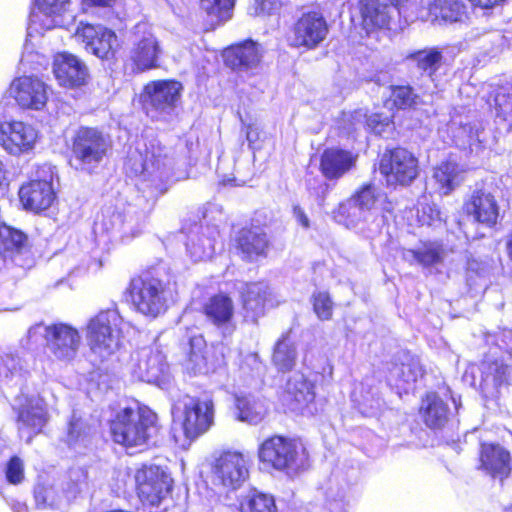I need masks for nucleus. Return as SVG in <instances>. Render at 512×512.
Returning <instances> with one entry per match:
<instances>
[{
    "label": "nucleus",
    "mask_w": 512,
    "mask_h": 512,
    "mask_svg": "<svg viewBox=\"0 0 512 512\" xmlns=\"http://www.w3.org/2000/svg\"><path fill=\"white\" fill-rule=\"evenodd\" d=\"M156 422V414L148 407L135 404L120 410L111 423V433L116 443L126 447L146 444Z\"/></svg>",
    "instance_id": "obj_1"
},
{
    "label": "nucleus",
    "mask_w": 512,
    "mask_h": 512,
    "mask_svg": "<svg viewBox=\"0 0 512 512\" xmlns=\"http://www.w3.org/2000/svg\"><path fill=\"white\" fill-rule=\"evenodd\" d=\"M122 322L116 310L101 311L90 319L87 325V341L91 352L101 361L119 349Z\"/></svg>",
    "instance_id": "obj_2"
},
{
    "label": "nucleus",
    "mask_w": 512,
    "mask_h": 512,
    "mask_svg": "<svg viewBox=\"0 0 512 512\" xmlns=\"http://www.w3.org/2000/svg\"><path fill=\"white\" fill-rule=\"evenodd\" d=\"M108 135L96 128L81 127L73 138L72 154L76 168L91 172L97 168L111 149Z\"/></svg>",
    "instance_id": "obj_3"
},
{
    "label": "nucleus",
    "mask_w": 512,
    "mask_h": 512,
    "mask_svg": "<svg viewBox=\"0 0 512 512\" xmlns=\"http://www.w3.org/2000/svg\"><path fill=\"white\" fill-rule=\"evenodd\" d=\"M258 455L262 463L279 471H298L307 465L305 449L281 436L266 439L260 445Z\"/></svg>",
    "instance_id": "obj_4"
},
{
    "label": "nucleus",
    "mask_w": 512,
    "mask_h": 512,
    "mask_svg": "<svg viewBox=\"0 0 512 512\" xmlns=\"http://www.w3.org/2000/svg\"><path fill=\"white\" fill-rule=\"evenodd\" d=\"M182 85L177 81L159 80L148 83L141 94L143 109L156 121H169L180 100Z\"/></svg>",
    "instance_id": "obj_5"
},
{
    "label": "nucleus",
    "mask_w": 512,
    "mask_h": 512,
    "mask_svg": "<svg viewBox=\"0 0 512 512\" xmlns=\"http://www.w3.org/2000/svg\"><path fill=\"white\" fill-rule=\"evenodd\" d=\"M174 419L183 417L187 438L194 439L207 432L214 423V404L210 399L199 400L189 395L180 396L172 406Z\"/></svg>",
    "instance_id": "obj_6"
},
{
    "label": "nucleus",
    "mask_w": 512,
    "mask_h": 512,
    "mask_svg": "<svg viewBox=\"0 0 512 512\" xmlns=\"http://www.w3.org/2000/svg\"><path fill=\"white\" fill-rule=\"evenodd\" d=\"M141 157L140 172L144 180L150 181L156 189L163 192L165 184L173 175L174 161L171 151L163 146L157 139H152L139 151Z\"/></svg>",
    "instance_id": "obj_7"
},
{
    "label": "nucleus",
    "mask_w": 512,
    "mask_h": 512,
    "mask_svg": "<svg viewBox=\"0 0 512 512\" xmlns=\"http://www.w3.org/2000/svg\"><path fill=\"white\" fill-rule=\"evenodd\" d=\"M385 195L374 184L368 183L357 189L348 199L338 206V216L348 227H357L367 222L374 214Z\"/></svg>",
    "instance_id": "obj_8"
},
{
    "label": "nucleus",
    "mask_w": 512,
    "mask_h": 512,
    "mask_svg": "<svg viewBox=\"0 0 512 512\" xmlns=\"http://www.w3.org/2000/svg\"><path fill=\"white\" fill-rule=\"evenodd\" d=\"M168 291L158 278L145 275L130 283V295L136 309L148 316L157 317L167 308Z\"/></svg>",
    "instance_id": "obj_9"
},
{
    "label": "nucleus",
    "mask_w": 512,
    "mask_h": 512,
    "mask_svg": "<svg viewBox=\"0 0 512 512\" xmlns=\"http://www.w3.org/2000/svg\"><path fill=\"white\" fill-rule=\"evenodd\" d=\"M44 331L46 346L49 352L58 360H73L81 345V335L78 330L68 324L58 323L43 327L35 325L28 330V336L32 337Z\"/></svg>",
    "instance_id": "obj_10"
},
{
    "label": "nucleus",
    "mask_w": 512,
    "mask_h": 512,
    "mask_svg": "<svg viewBox=\"0 0 512 512\" xmlns=\"http://www.w3.org/2000/svg\"><path fill=\"white\" fill-rule=\"evenodd\" d=\"M36 174V179L21 186L19 197L25 209L40 212L48 209L56 198L52 186L54 171L51 166L44 165Z\"/></svg>",
    "instance_id": "obj_11"
},
{
    "label": "nucleus",
    "mask_w": 512,
    "mask_h": 512,
    "mask_svg": "<svg viewBox=\"0 0 512 512\" xmlns=\"http://www.w3.org/2000/svg\"><path fill=\"white\" fill-rule=\"evenodd\" d=\"M380 172L389 186L409 185L418 176V160L406 149L396 148L383 154Z\"/></svg>",
    "instance_id": "obj_12"
},
{
    "label": "nucleus",
    "mask_w": 512,
    "mask_h": 512,
    "mask_svg": "<svg viewBox=\"0 0 512 512\" xmlns=\"http://www.w3.org/2000/svg\"><path fill=\"white\" fill-rule=\"evenodd\" d=\"M248 478V460L239 452L222 453L214 462L212 480L214 485L227 490H236Z\"/></svg>",
    "instance_id": "obj_13"
},
{
    "label": "nucleus",
    "mask_w": 512,
    "mask_h": 512,
    "mask_svg": "<svg viewBox=\"0 0 512 512\" xmlns=\"http://www.w3.org/2000/svg\"><path fill=\"white\" fill-rule=\"evenodd\" d=\"M133 37L129 60L133 63L134 70L142 72L156 67L161 49L151 27L147 23H138Z\"/></svg>",
    "instance_id": "obj_14"
},
{
    "label": "nucleus",
    "mask_w": 512,
    "mask_h": 512,
    "mask_svg": "<svg viewBox=\"0 0 512 512\" xmlns=\"http://www.w3.org/2000/svg\"><path fill=\"white\" fill-rule=\"evenodd\" d=\"M137 492L143 503L155 506L169 494L172 479L158 466H144L135 474Z\"/></svg>",
    "instance_id": "obj_15"
},
{
    "label": "nucleus",
    "mask_w": 512,
    "mask_h": 512,
    "mask_svg": "<svg viewBox=\"0 0 512 512\" xmlns=\"http://www.w3.org/2000/svg\"><path fill=\"white\" fill-rule=\"evenodd\" d=\"M50 87L36 76H21L10 85V96L22 109L40 111L48 102Z\"/></svg>",
    "instance_id": "obj_16"
},
{
    "label": "nucleus",
    "mask_w": 512,
    "mask_h": 512,
    "mask_svg": "<svg viewBox=\"0 0 512 512\" xmlns=\"http://www.w3.org/2000/svg\"><path fill=\"white\" fill-rule=\"evenodd\" d=\"M49 419L43 399L39 397L26 398L18 409L17 427L21 439L30 443L39 434Z\"/></svg>",
    "instance_id": "obj_17"
},
{
    "label": "nucleus",
    "mask_w": 512,
    "mask_h": 512,
    "mask_svg": "<svg viewBox=\"0 0 512 512\" xmlns=\"http://www.w3.org/2000/svg\"><path fill=\"white\" fill-rule=\"evenodd\" d=\"M327 33L328 26L321 13H304L294 25L291 45L313 49L326 38Z\"/></svg>",
    "instance_id": "obj_18"
},
{
    "label": "nucleus",
    "mask_w": 512,
    "mask_h": 512,
    "mask_svg": "<svg viewBox=\"0 0 512 512\" xmlns=\"http://www.w3.org/2000/svg\"><path fill=\"white\" fill-rule=\"evenodd\" d=\"M37 138V130L28 123L10 121L1 124L0 142L10 154L18 155L32 150Z\"/></svg>",
    "instance_id": "obj_19"
},
{
    "label": "nucleus",
    "mask_w": 512,
    "mask_h": 512,
    "mask_svg": "<svg viewBox=\"0 0 512 512\" xmlns=\"http://www.w3.org/2000/svg\"><path fill=\"white\" fill-rule=\"evenodd\" d=\"M167 370L166 357L158 348H141L132 357V372L141 381L156 383Z\"/></svg>",
    "instance_id": "obj_20"
},
{
    "label": "nucleus",
    "mask_w": 512,
    "mask_h": 512,
    "mask_svg": "<svg viewBox=\"0 0 512 512\" xmlns=\"http://www.w3.org/2000/svg\"><path fill=\"white\" fill-rule=\"evenodd\" d=\"M74 37L85 44V49L101 59L113 55L117 45L115 33L101 25L82 24L77 28Z\"/></svg>",
    "instance_id": "obj_21"
},
{
    "label": "nucleus",
    "mask_w": 512,
    "mask_h": 512,
    "mask_svg": "<svg viewBox=\"0 0 512 512\" xmlns=\"http://www.w3.org/2000/svg\"><path fill=\"white\" fill-rule=\"evenodd\" d=\"M479 462V470L500 481L507 478L512 471L511 455L499 444H482Z\"/></svg>",
    "instance_id": "obj_22"
},
{
    "label": "nucleus",
    "mask_w": 512,
    "mask_h": 512,
    "mask_svg": "<svg viewBox=\"0 0 512 512\" xmlns=\"http://www.w3.org/2000/svg\"><path fill=\"white\" fill-rule=\"evenodd\" d=\"M53 73L58 83L68 88L84 85L88 78L86 65L75 55L66 52L54 57Z\"/></svg>",
    "instance_id": "obj_23"
},
{
    "label": "nucleus",
    "mask_w": 512,
    "mask_h": 512,
    "mask_svg": "<svg viewBox=\"0 0 512 512\" xmlns=\"http://www.w3.org/2000/svg\"><path fill=\"white\" fill-rule=\"evenodd\" d=\"M480 389L485 398L497 399L502 389L509 385L510 370L502 360H485L481 363Z\"/></svg>",
    "instance_id": "obj_24"
},
{
    "label": "nucleus",
    "mask_w": 512,
    "mask_h": 512,
    "mask_svg": "<svg viewBox=\"0 0 512 512\" xmlns=\"http://www.w3.org/2000/svg\"><path fill=\"white\" fill-rule=\"evenodd\" d=\"M242 314L246 322L257 323L265 313V303L269 295V287L263 282L241 283L238 287Z\"/></svg>",
    "instance_id": "obj_25"
},
{
    "label": "nucleus",
    "mask_w": 512,
    "mask_h": 512,
    "mask_svg": "<svg viewBox=\"0 0 512 512\" xmlns=\"http://www.w3.org/2000/svg\"><path fill=\"white\" fill-rule=\"evenodd\" d=\"M465 209L475 221L488 227L496 224L499 216V206L495 197L491 193L481 190L472 195L470 201L466 203Z\"/></svg>",
    "instance_id": "obj_26"
},
{
    "label": "nucleus",
    "mask_w": 512,
    "mask_h": 512,
    "mask_svg": "<svg viewBox=\"0 0 512 512\" xmlns=\"http://www.w3.org/2000/svg\"><path fill=\"white\" fill-rule=\"evenodd\" d=\"M315 398L314 384L302 373H294L287 380L283 401L292 410H297L313 402Z\"/></svg>",
    "instance_id": "obj_27"
},
{
    "label": "nucleus",
    "mask_w": 512,
    "mask_h": 512,
    "mask_svg": "<svg viewBox=\"0 0 512 512\" xmlns=\"http://www.w3.org/2000/svg\"><path fill=\"white\" fill-rule=\"evenodd\" d=\"M203 311L207 319L218 328H223L229 334L234 330V304L227 295L217 294L209 298L203 306Z\"/></svg>",
    "instance_id": "obj_28"
},
{
    "label": "nucleus",
    "mask_w": 512,
    "mask_h": 512,
    "mask_svg": "<svg viewBox=\"0 0 512 512\" xmlns=\"http://www.w3.org/2000/svg\"><path fill=\"white\" fill-rule=\"evenodd\" d=\"M362 24L367 33L388 29L395 9L379 0H360Z\"/></svg>",
    "instance_id": "obj_29"
},
{
    "label": "nucleus",
    "mask_w": 512,
    "mask_h": 512,
    "mask_svg": "<svg viewBox=\"0 0 512 512\" xmlns=\"http://www.w3.org/2000/svg\"><path fill=\"white\" fill-rule=\"evenodd\" d=\"M261 57L260 47L253 41H247L232 47L224 54L225 63L239 71H249L257 68Z\"/></svg>",
    "instance_id": "obj_30"
},
{
    "label": "nucleus",
    "mask_w": 512,
    "mask_h": 512,
    "mask_svg": "<svg viewBox=\"0 0 512 512\" xmlns=\"http://www.w3.org/2000/svg\"><path fill=\"white\" fill-rule=\"evenodd\" d=\"M355 162L356 157L349 151L327 149L321 156L320 168L327 179H339L355 165Z\"/></svg>",
    "instance_id": "obj_31"
},
{
    "label": "nucleus",
    "mask_w": 512,
    "mask_h": 512,
    "mask_svg": "<svg viewBox=\"0 0 512 512\" xmlns=\"http://www.w3.org/2000/svg\"><path fill=\"white\" fill-rule=\"evenodd\" d=\"M237 248L242 258L248 261L264 256L268 248L266 234L259 227L242 229L237 238Z\"/></svg>",
    "instance_id": "obj_32"
},
{
    "label": "nucleus",
    "mask_w": 512,
    "mask_h": 512,
    "mask_svg": "<svg viewBox=\"0 0 512 512\" xmlns=\"http://www.w3.org/2000/svg\"><path fill=\"white\" fill-rule=\"evenodd\" d=\"M219 231L217 227L201 228V232L193 235L187 243V251L194 261L211 259L218 244Z\"/></svg>",
    "instance_id": "obj_33"
},
{
    "label": "nucleus",
    "mask_w": 512,
    "mask_h": 512,
    "mask_svg": "<svg viewBox=\"0 0 512 512\" xmlns=\"http://www.w3.org/2000/svg\"><path fill=\"white\" fill-rule=\"evenodd\" d=\"M448 406L436 393H428L422 399L420 415L424 423L432 429H439L448 420Z\"/></svg>",
    "instance_id": "obj_34"
},
{
    "label": "nucleus",
    "mask_w": 512,
    "mask_h": 512,
    "mask_svg": "<svg viewBox=\"0 0 512 512\" xmlns=\"http://www.w3.org/2000/svg\"><path fill=\"white\" fill-rule=\"evenodd\" d=\"M464 13L465 5L462 0H434L429 5V16L432 22H457Z\"/></svg>",
    "instance_id": "obj_35"
},
{
    "label": "nucleus",
    "mask_w": 512,
    "mask_h": 512,
    "mask_svg": "<svg viewBox=\"0 0 512 512\" xmlns=\"http://www.w3.org/2000/svg\"><path fill=\"white\" fill-rule=\"evenodd\" d=\"M463 171L459 165L452 161H444L440 163L434 170L433 178L438 184L441 194H449L462 181Z\"/></svg>",
    "instance_id": "obj_36"
},
{
    "label": "nucleus",
    "mask_w": 512,
    "mask_h": 512,
    "mask_svg": "<svg viewBox=\"0 0 512 512\" xmlns=\"http://www.w3.org/2000/svg\"><path fill=\"white\" fill-rule=\"evenodd\" d=\"M266 412L264 403L254 397L236 399V417L242 422L256 425L264 419Z\"/></svg>",
    "instance_id": "obj_37"
},
{
    "label": "nucleus",
    "mask_w": 512,
    "mask_h": 512,
    "mask_svg": "<svg viewBox=\"0 0 512 512\" xmlns=\"http://www.w3.org/2000/svg\"><path fill=\"white\" fill-rule=\"evenodd\" d=\"M24 371L18 356L8 353L0 360V383L4 386H22L25 380Z\"/></svg>",
    "instance_id": "obj_38"
},
{
    "label": "nucleus",
    "mask_w": 512,
    "mask_h": 512,
    "mask_svg": "<svg viewBox=\"0 0 512 512\" xmlns=\"http://www.w3.org/2000/svg\"><path fill=\"white\" fill-rule=\"evenodd\" d=\"M206 349V342L202 335H194L190 338L187 369L195 374L207 371Z\"/></svg>",
    "instance_id": "obj_39"
},
{
    "label": "nucleus",
    "mask_w": 512,
    "mask_h": 512,
    "mask_svg": "<svg viewBox=\"0 0 512 512\" xmlns=\"http://www.w3.org/2000/svg\"><path fill=\"white\" fill-rule=\"evenodd\" d=\"M297 353L294 345L283 335L276 343L273 353V363L281 371L291 370L296 363Z\"/></svg>",
    "instance_id": "obj_40"
},
{
    "label": "nucleus",
    "mask_w": 512,
    "mask_h": 512,
    "mask_svg": "<svg viewBox=\"0 0 512 512\" xmlns=\"http://www.w3.org/2000/svg\"><path fill=\"white\" fill-rule=\"evenodd\" d=\"M34 498L39 508H60L65 504L61 489L52 484H38L34 489Z\"/></svg>",
    "instance_id": "obj_41"
},
{
    "label": "nucleus",
    "mask_w": 512,
    "mask_h": 512,
    "mask_svg": "<svg viewBox=\"0 0 512 512\" xmlns=\"http://www.w3.org/2000/svg\"><path fill=\"white\" fill-rule=\"evenodd\" d=\"M442 58V53L436 48L419 50L410 55L417 68L429 77L439 69Z\"/></svg>",
    "instance_id": "obj_42"
},
{
    "label": "nucleus",
    "mask_w": 512,
    "mask_h": 512,
    "mask_svg": "<svg viewBox=\"0 0 512 512\" xmlns=\"http://www.w3.org/2000/svg\"><path fill=\"white\" fill-rule=\"evenodd\" d=\"M91 434V427L77 413H73L67 426L66 442L70 446L85 443Z\"/></svg>",
    "instance_id": "obj_43"
},
{
    "label": "nucleus",
    "mask_w": 512,
    "mask_h": 512,
    "mask_svg": "<svg viewBox=\"0 0 512 512\" xmlns=\"http://www.w3.org/2000/svg\"><path fill=\"white\" fill-rule=\"evenodd\" d=\"M423 374L422 367L417 359L411 358L407 362L396 364L390 370V376L403 383L415 382Z\"/></svg>",
    "instance_id": "obj_44"
},
{
    "label": "nucleus",
    "mask_w": 512,
    "mask_h": 512,
    "mask_svg": "<svg viewBox=\"0 0 512 512\" xmlns=\"http://www.w3.org/2000/svg\"><path fill=\"white\" fill-rule=\"evenodd\" d=\"M241 512H277L272 496L253 492L241 503Z\"/></svg>",
    "instance_id": "obj_45"
},
{
    "label": "nucleus",
    "mask_w": 512,
    "mask_h": 512,
    "mask_svg": "<svg viewBox=\"0 0 512 512\" xmlns=\"http://www.w3.org/2000/svg\"><path fill=\"white\" fill-rule=\"evenodd\" d=\"M407 259L416 261L418 264L429 267L442 261V250L439 247L429 246L417 250H408L405 253Z\"/></svg>",
    "instance_id": "obj_46"
},
{
    "label": "nucleus",
    "mask_w": 512,
    "mask_h": 512,
    "mask_svg": "<svg viewBox=\"0 0 512 512\" xmlns=\"http://www.w3.org/2000/svg\"><path fill=\"white\" fill-rule=\"evenodd\" d=\"M489 272L488 264L477 259H469L466 267V282L470 288L485 285Z\"/></svg>",
    "instance_id": "obj_47"
},
{
    "label": "nucleus",
    "mask_w": 512,
    "mask_h": 512,
    "mask_svg": "<svg viewBox=\"0 0 512 512\" xmlns=\"http://www.w3.org/2000/svg\"><path fill=\"white\" fill-rule=\"evenodd\" d=\"M391 100L399 109L412 108L421 103L420 96L414 93L410 86H395L392 88Z\"/></svg>",
    "instance_id": "obj_48"
},
{
    "label": "nucleus",
    "mask_w": 512,
    "mask_h": 512,
    "mask_svg": "<svg viewBox=\"0 0 512 512\" xmlns=\"http://www.w3.org/2000/svg\"><path fill=\"white\" fill-rule=\"evenodd\" d=\"M26 236L9 226L0 227V251H18L24 244Z\"/></svg>",
    "instance_id": "obj_49"
},
{
    "label": "nucleus",
    "mask_w": 512,
    "mask_h": 512,
    "mask_svg": "<svg viewBox=\"0 0 512 512\" xmlns=\"http://www.w3.org/2000/svg\"><path fill=\"white\" fill-rule=\"evenodd\" d=\"M494 108L504 119L512 117V83L498 87L493 95Z\"/></svg>",
    "instance_id": "obj_50"
},
{
    "label": "nucleus",
    "mask_w": 512,
    "mask_h": 512,
    "mask_svg": "<svg viewBox=\"0 0 512 512\" xmlns=\"http://www.w3.org/2000/svg\"><path fill=\"white\" fill-rule=\"evenodd\" d=\"M233 6L234 0H200L201 9L219 21H225L230 17L229 12Z\"/></svg>",
    "instance_id": "obj_51"
},
{
    "label": "nucleus",
    "mask_w": 512,
    "mask_h": 512,
    "mask_svg": "<svg viewBox=\"0 0 512 512\" xmlns=\"http://www.w3.org/2000/svg\"><path fill=\"white\" fill-rule=\"evenodd\" d=\"M84 484L85 474L82 470H73L70 472L69 480L59 488L61 489L63 497H65V504L77 497L82 491Z\"/></svg>",
    "instance_id": "obj_52"
},
{
    "label": "nucleus",
    "mask_w": 512,
    "mask_h": 512,
    "mask_svg": "<svg viewBox=\"0 0 512 512\" xmlns=\"http://www.w3.org/2000/svg\"><path fill=\"white\" fill-rule=\"evenodd\" d=\"M351 117L356 119L357 121H361L363 118H366L367 126L376 134H382L385 131V127L390 125V119L388 116H383L381 114H371L366 117L361 110L355 111Z\"/></svg>",
    "instance_id": "obj_53"
},
{
    "label": "nucleus",
    "mask_w": 512,
    "mask_h": 512,
    "mask_svg": "<svg viewBox=\"0 0 512 512\" xmlns=\"http://www.w3.org/2000/svg\"><path fill=\"white\" fill-rule=\"evenodd\" d=\"M123 227V217L119 212H109L102 214V219L96 223V228L101 229L107 234L121 231Z\"/></svg>",
    "instance_id": "obj_54"
},
{
    "label": "nucleus",
    "mask_w": 512,
    "mask_h": 512,
    "mask_svg": "<svg viewBox=\"0 0 512 512\" xmlns=\"http://www.w3.org/2000/svg\"><path fill=\"white\" fill-rule=\"evenodd\" d=\"M314 311L321 320H329L332 317L333 304L326 292H318L314 295Z\"/></svg>",
    "instance_id": "obj_55"
},
{
    "label": "nucleus",
    "mask_w": 512,
    "mask_h": 512,
    "mask_svg": "<svg viewBox=\"0 0 512 512\" xmlns=\"http://www.w3.org/2000/svg\"><path fill=\"white\" fill-rule=\"evenodd\" d=\"M6 479L10 484L17 485L24 480V463L18 456H13L5 469Z\"/></svg>",
    "instance_id": "obj_56"
},
{
    "label": "nucleus",
    "mask_w": 512,
    "mask_h": 512,
    "mask_svg": "<svg viewBox=\"0 0 512 512\" xmlns=\"http://www.w3.org/2000/svg\"><path fill=\"white\" fill-rule=\"evenodd\" d=\"M281 6L280 0H252L249 13L253 16L271 15Z\"/></svg>",
    "instance_id": "obj_57"
},
{
    "label": "nucleus",
    "mask_w": 512,
    "mask_h": 512,
    "mask_svg": "<svg viewBox=\"0 0 512 512\" xmlns=\"http://www.w3.org/2000/svg\"><path fill=\"white\" fill-rule=\"evenodd\" d=\"M36 5L46 16L59 15L66 11L69 0H36Z\"/></svg>",
    "instance_id": "obj_58"
},
{
    "label": "nucleus",
    "mask_w": 512,
    "mask_h": 512,
    "mask_svg": "<svg viewBox=\"0 0 512 512\" xmlns=\"http://www.w3.org/2000/svg\"><path fill=\"white\" fill-rule=\"evenodd\" d=\"M327 505L330 512H344L346 507L344 492H341L336 497L329 493L327 496Z\"/></svg>",
    "instance_id": "obj_59"
},
{
    "label": "nucleus",
    "mask_w": 512,
    "mask_h": 512,
    "mask_svg": "<svg viewBox=\"0 0 512 512\" xmlns=\"http://www.w3.org/2000/svg\"><path fill=\"white\" fill-rule=\"evenodd\" d=\"M113 1L114 0H83L85 4L100 7L110 6Z\"/></svg>",
    "instance_id": "obj_60"
},
{
    "label": "nucleus",
    "mask_w": 512,
    "mask_h": 512,
    "mask_svg": "<svg viewBox=\"0 0 512 512\" xmlns=\"http://www.w3.org/2000/svg\"><path fill=\"white\" fill-rule=\"evenodd\" d=\"M245 183H246L245 180L239 179L237 177L223 179L224 185L243 186V185H245Z\"/></svg>",
    "instance_id": "obj_61"
},
{
    "label": "nucleus",
    "mask_w": 512,
    "mask_h": 512,
    "mask_svg": "<svg viewBox=\"0 0 512 512\" xmlns=\"http://www.w3.org/2000/svg\"><path fill=\"white\" fill-rule=\"evenodd\" d=\"M6 181V169L3 162L0 160V193L3 192Z\"/></svg>",
    "instance_id": "obj_62"
},
{
    "label": "nucleus",
    "mask_w": 512,
    "mask_h": 512,
    "mask_svg": "<svg viewBox=\"0 0 512 512\" xmlns=\"http://www.w3.org/2000/svg\"><path fill=\"white\" fill-rule=\"evenodd\" d=\"M297 218L299 220V222L301 223V225L305 228H308L309 227V219L308 217L304 214V212L302 211H299L298 214H297Z\"/></svg>",
    "instance_id": "obj_63"
},
{
    "label": "nucleus",
    "mask_w": 512,
    "mask_h": 512,
    "mask_svg": "<svg viewBox=\"0 0 512 512\" xmlns=\"http://www.w3.org/2000/svg\"><path fill=\"white\" fill-rule=\"evenodd\" d=\"M506 248L509 258L512 260V233L508 236Z\"/></svg>",
    "instance_id": "obj_64"
}]
</instances>
